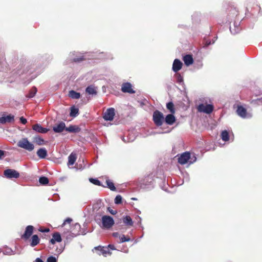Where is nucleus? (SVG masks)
<instances>
[{
  "label": "nucleus",
  "instance_id": "33",
  "mask_svg": "<svg viewBox=\"0 0 262 262\" xmlns=\"http://www.w3.org/2000/svg\"><path fill=\"white\" fill-rule=\"evenodd\" d=\"M166 107L171 113V114H174L175 109L174 107V104L172 102H169L166 104Z\"/></svg>",
  "mask_w": 262,
  "mask_h": 262
},
{
  "label": "nucleus",
  "instance_id": "12",
  "mask_svg": "<svg viewBox=\"0 0 262 262\" xmlns=\"http://www.w3.org/2000/svg\"><path fill=\"white\" fill-rule=\"evenodd\" d=\"M4 176L9 179L16 178V170L11 169H7L4 171Z\"/></svg>",
  "mask_w": 262,
  "mask_h": 262
},
{
  "label": "nucleus",
  "instance_id": "6",
  "mask_svg": "<svg viewBox=\"0 0 262 262\" xmlns=\"http://www.w3.org/2000/svg\"><path fill=\"white\" fill-rule=\"evenodd\" d=\"M94 250L97 252L98 255H102L104 257L112 254V252L110 251V249H108V247H106L99 246L95 247L93 250Z\"/></svg>",
  "mask_w": 262,
  "mask_h": 262
},
{
  "label": "nucleus",
  "instance_id": "11",
  "mask_svg": "<svg viewBox=\"0 0 262 262\" xmlns=\"http://www.w3.org/2000/svg\"><path fill=\"white\" fill-rule=\"evenodd\" d=\"M121 91L123 93H128L130 94H134L135 91L132 89V85L129 82L123 83L122 84Z\"/></svg>",
  "mask_w": 262,
  "mask_h": 262
},
{
  "label": "nucleus",
  "instance_id": "23",
  "mask_svg": "<svg viewBox=\"0 0 262 262\" xmlns=\"http://www.w3.org/2000/svg\"><path fill=\"white\" fill-rule=\"evenodd\" d=\"M33 142L38 145H42L46 144L47 142L45 141L39 136H37L33 138Z\"/></svg>",
  "mask_w": 262,
  "mask_h": 262
},
{
  "label": "nucleus",
  "instance_id": "24",
  "mask_svg": "<svg viewBox=\"0 0 262 262\" xmlns=\"http://www.w3.org/2000/svg\"><path fill=\"white\" fill-rule=\"evenodd\" d=\"M37 155L41 159H44L47 156V151L45 148H39L37 151Z\"/></svg>",
  "mask_w": 262,
  "mask_h": 262
},
{
  "label": "nucleus",
  "instance_id": "50",
  "mask_svg": "<svg viewBox=\"0 0 262 262\" xmlns=\"http://www.w3.org/2000/svg\"><path fill=\"white\" fill-rule=\"evenodd\" d=\"M17 178H18L19 177V174L18 172H17Z\"/></svg>",
  "mask_w": 262,
  "mask_h": 262
},
{
  "label": "nucleus",
  "instance_id": "43",
  "mask_svg": "<svg viewBox=\"0 0 262 262\" xmlns=\"http://www.w3.org/2000/svg\"><path fill=\"white\" fill-rule=\"evenodd\" d=\"M39 231L41 232H49L50 229L49 228L42 229L40 228L39 229Z\"/></svg>",
  "mask_w": 262,
  "mask_h": 262
},
{
  "label": "nucleus",
  "instance_id": "30",
  "mask_svg": "<svg viewBox=\"0 0 262 262\" xmlns=\"http://www.w3.org/2000/svg\"><path fill=\"white\" fill-rule=\"evenodd\" d=\"M85 92L87 93H88L89 94H92V95L96 94H97V91H96V89L92 85H90V86H88L86 88Z\"/></svg>",
  "mask_w": 262,
  "mask_h": 262
},
{
  "label": "nucleus",
  "instance_id": "2",
  "mask_svg": "<svg viewBox=\"0 0 262 262\" xmlns=\"http://www.w3.org/2000/svg\"><path fill=\"white\" fill-rule=\"evenodd\" d=\"M152 120L156 126H161L164 121L163 113L158 110H156L153 113Z\"/></svg>",
  "mask_w": 262,
  "mask_h": 262
},
{
  "label": "nucleus",
  "instance_id": "9",
  "mask_svg": "<svg viewBox=\"0 0 262 262\" xmlns=\"http://www.w3.org/2000/svg\"><path fill=\"white\" fill-rule=\"evenodd\" d=\"M237 114L243 118H250L251 115L247 113V110L242 105H238L236 110Z\"/></svg>",
  "mask_w": 262,
  "mask_h": 262
},
{
  "label": "nucleus",
  "instance_id": "19",
  "mask_svg": "<svg viewBox=\"0 0 262 262\" xmlns=\"http://www.w3.org/2000/svg\"><path fill=\"white\" fill-rule=\"evenodd\" d=\"M62 239L61 237V235L58 232L54 233L52 235V238H51L50 241V242L52 244H54L56 242H61Z\"/></svg>",
  "mask_w": 262,
  "mask_h": 262
},
{
  "label": "nucleus",
  "instance_id": "1",
  "mask_svg": "<svg viewBox=\"0 0 262 262\" xmlns=\"http://www.w3.org/2000/svg\"><path fill=\"white\" fill-rule=\"evenodd\" d=\"M34 229L33 226H27L26 227L25 233L21 237L25 242L28 241L30 245L32 247L37 245L40 242V238L37 235H32Z\"/></svg>",
  "mask_w": 262,
  "mask_h": 262
},
{
  "label": "nucleus",
  "instance_id": "48",
  "mask_svg": "<svg viewBox=\"0 0 262 262\" xmlns=\"http://www.w3.org/2000/svg\"><path fill=\"white\" fill-rule=\"evenodd\" d=\"M35 262H43L42 259L39 258H37L35 260Z\"/></svg>",
  "mask_w": 262,
  "mask_h": 262
},
{
  "label": "nucleus",
  "instance_id": "35",
  "mask_svg": "<svg viewBox=\"0 0 262 262\" xmlns=\"http://www.w3.org/2000/svg\"><path fill=\"white\" fill-rule=\"evenodd\" d=\"M89 181L92 183H93V184L94 185H97V186H103L101 182L98 180V179H93V178H90L89 179Z\"/></svg>",
  "mask_w": 262,
  "mask_h": 262
},
{
  "label": "nucleus",
  "instance_id": "27",
  "mask_svg": "<svg viewBox=\"0 0 262 262\" xmlns=\"http://www.w3.org/2000/svg\"><path fill=\"white\" fill-rule=\"evenodd\" d=\"M221 137L223 141L226 142L229 140V135L227 130H224L222 132Z\"/></svg>",
  "mask_w": 262,
  "mask_h": 262
},
{
  "label": "nucleus",
  "instance_id": "29",
  "mask_svg": "<svg viewBox=\"0 0 262 262\" xmlns=\"http://www.w3.org/2000/svg\"><path fill=\"white\" fill-rule=\"evenodd\" d=\"M3 252L5 255H10L14 254V251H13L11 249V248L7 247V246H6L4 248Z\"/></svg>",
  "mask_w": 262,
  "mask_h": 262
},
{
  "label": "nucleus",
  "instance_id": "25",
  "mask_svg": "<svg viewBox=\"0 0 262 262\" xmlns=\"http://www.w3.org/2000/svg\"><path fill=\"white\" fill-rule=\"evenodd\" d=\"M77 157L75 154L71 153L68 157V165H73L76 160Z\"/></svg>",
  "mask_w": 262,
  "mask_h": 262
},
{
  "label": "nucleus",
  "instance_id": "47",
  "mask_svg": "<svg viewBox=\"0 0 262 262\" xmlns=\"http://www.w3.org/2000/svg\"><path fill=\"white\" fill-rule=\"evenodd\" d=\"M178 81L179 82H181L182 81V77L180 74L178 76Z\"/></svg>",
  "mask_w": 262,
  "mask_h": 262
},
{
  "label": "nucleus",
  "instance_id": "28",
  "mask_svg": "<svg viewBox=\"0 0 262 262\" xmlns=\"http://www.w3.org/2000/svg\"><path fill=\"white\" fill-rule=\"evenodd\" d=\"M79 113V110L74 106L71 107L70 115L71 117H75Z\"/></svg>",
  "mask_w": 262,
  "mask_h": 262
},
{
  "label": "nucleus",
  "instance_id": "31",
  "mask_svg": "<svg viewBox=\"0 0 262 262\" xmlns=\"http://www.w3.org/2000/svg\"><path fill=\"white\" fill-rule=\"evenodd\" d=\"M37 88L35 86H33L31 88V89L29 91L28 94L27 95V97L28 98H33L36 94L37 92Z\"/></svg>",
  "mask_w": 262,
  "mask_h": 262
},
{
  "label": "nucleus",
  "instance_id": "26",
  "mask_svg": "<svg viewBox=\"0 0 262 262\" xmlns=\"http://www.w3.org/2000/svg\"><path fill=\"white\" fill-rule=\"evenodd\" d=\"M69 96L72 99H79L80 97V93L77 92L74 90H71L69 91Z\"/></svg>",
  "mask_w": 262,
  "mask_h": 262
},
{
  "label": "nucleus",
  "instance_id": "49",
  "mask_svg": "<svg viewBox=\"0 0 262 262\" xmlns=\"http://www.w3.org/2000/svg\"><path fill=\"white\" fill-rule=\"evenodd\" d=\"M195 160H196V158L194 157V159L192 161H189V162H190V163H193V162H194Z\"/></svg>",
  "mask_w": 262,
  "mask_h": 262
},
{
  "label": "nucleus",
  "instance_id": "40",
  "mask_svg": "<svg viewBox=\"0 0 262 262\" xmlns=\"http://www.w3.org/2000/svg\"><path fill=\"white\" fill-rule=\"evenodd\" d=\"M72 221V219H71L70 217L67 218L64 221L63 223L62 224L61 227H63L66 225V224H67V223L70 224Z\"/></svg>",
  "mask_w": 262,
  "mask_h": 262
},
{
  "label": "nucleus",
  "instance_id": "5",
  "mask_svg": "<svg viewBox=\"0 0 262 262\" xmlns=\"http://www.w3.org/2000/svg\"><path fill=\"white\" fill-rule=\"evenodd\" d=\"M14 121V116L11 114H7L2 113L0 115V123L5 124L10 123Z\"/></svg>",
  "mask_w": 262,
  "mask_h": 262
},
{
  "label": "nucleus",
  "instance_id": "18",
  "mask_svg": "<svg viewBox=\"0 0 262 262\" xmlns=\"http://www.w3.org/2000/svg\"><path fill=\"white\" fill-rule=\"evenodd\" d=\"M183 60L184 63L187 66H189L193 63V59L192 56L190 54H187L183 56Z\"/></svg>",
  "mask_w": 262,
  "mask_h": 262
},
{
  "label": "nucleus",
  "instance_id": "8",
  "mask_svg": "<svg viewBox=\"0 0 262 262\" xmlns=\"http://www.w3.org/2000/svg\"><path fill=\"white\" fill-rule=\"evenodd\" d=\"M115 115V109L113 107L109 108L104 113L103 118L106 121H112Z\"/></svg>",
  "mask_w": 262,
  "mask_h": 262
},
{
  "label": "nucleus",
  "instance_id": "36",
  "mask_svg": "<svg viewBox=\"0 0 262 262\" xmlns=\"http://www.w3.org/2000/svg\"><path fill=\"white\" fill-rule=\"evenodd\" d=\"M120 243H124L125 242H129L130 240V238L128 236H125L124 235H122L121 237H120Z\"/></svg>",
  "mask_w": 262,
  "mask_h": 262
},
{
  "label": "nucleus",
  "instance_id": "16",
  "mask_svg": "<svg viewBox=\"0 0 262 262\" xmlns=\"http://www.w3.org/2000/svg\"><path fill=\"white\" fill-rule=\"evenodd\" d=\"M173 114H168L164 118V121L167 124L171 125L176 122V119Z\"/></svg>",
  "mask_w": 262,
  "mask_h": 262
},
{
  "label": "nucleus",
  "instance_id": "21",
  "mask_svg": "<svg viewBox=\"0 0 262 262\" xmlns=\"http://www.w3.org/2000/svg\"><path fill=\"white\" fill-rule=\"evenodd\" d=\"M66 130L70 133H77L80 132L81 128L77 125H70L66 128Z\"/></svg>",
  "mask_w": 262,
  "mask_h": 262
},
{
  "label": "nucleus",
  "instance_id": "42",
  "mask_svg": "<svg viewBox=\"0 0 262 262\" xmlns=\"http://www.w3.org/2000/svg\"><path fill=\"white\" fill-rule=\"evenodd\" d=\"M107 210L113 215H115L117 213V211L116 210H114L113 209H111L110 207H108L107 208Z\"/></svg>",
  "mask_w": 262,
  "mask_h": 262
},
{
  "label": "nucleus",
  "instance_id": "10",
  "mask_svg": "<svg viewBox=\"0 0 262 262\" xmlns=\"http://www.w3.org/2000/svg\"><path fill=\"white\" fill-rule=\"evenodd\" d=\"M189 159H190V154L189 152H185L183 153L179 158H178V162L181 164L184 165L189 162Z\"/></svg>",
  "mask_w": 262,
  "mask_h": 262
},
{
  "label": "nucleus",
  "instance_id": "17",
  "mask_svg": "<svg viewBox=\"0 0 262 262\" xmlns=\"http://www.w3.org/2000/svg\"><path fill=\"white\" fill-rule=\"evenodd\" d=\"M66 124L63 122H61L57 125L55 126L53 128V130L55 133H61L64 129L66 130Z\"/></svg>",
  "mask_w": 262,
  "mask_h": 262
},
{
  "label": "nucleus",
  "instance_id": "4",
  "mask_svg": "<svg viewBox=\"0 0 262 262\" xmlns=\"http://www.w3.org/2000/svg\"><path fill=\"white\" fill-rule=\"evenodd\" d=\"M18 145L29 151H31L34 149V145L30 142L27 138H23L18 142Z\"/></svg>",
  "mask_w": 262,
  "mask_h": 262
},
{
  "label": "nucleus",
  "instance_id": "22",
  "mask_svg": "<svg viewBox=\"0 0 262 262\" xmlns=\"http://www.w3.org/2000/svg\"><path fill=\"white\" fill-rule=\"evenodd\" d=\"M228 15L231 17L236 16L238 15V11L236 8L230 6L228 8Z\"/></svg>",
  "mask_w": 262,
  "mask_h": 262
},
{
  "label": "nucleus",
  "instance_id": "13",
  "mask_svg": "<svg viewBox=\"0 0 262 262\" xmlns=\"http://www.w3.org/2000/svg\"><path fill=\"white\" fill-rule=\"evenodd\" d=\"M81 226L79 223L73 225L70 229V232L74 236L80 234Z\"/></svg>",
  "mask_w": 262,
  "mask_h": 262
},
{
  "label": "nucleus",
  "instance_id": "45",
  "mask_svg": "<svg viewBox=\"0 0 262 262\" xmlns=\"http://www.w3.org/2000/svg\"><path fill=\"white\" fill-rule=\"evenodd\" d=\"M5 155V151L0 149V160L2 159Z\"/></svg>",
  "mask_w": 262,
  "mask_h": 262
},
{
  "label": "nucleus",
  "instance_id": "34",
  "mask_svg": "<svg viewBox=\"0 0 262 262\" xmlns=\"http://www.w3.org/2000/svg\"><path fill=\"white\" fill-rule=\"evenodd\" d=\"M39 182L41 184L47 185L49 183V179L46 177H41L39 178Z\"/></svg>",
  "mask_w": 262,
  "mask_h": 262
},
{
  "label": "nucleus",
  "instance_id": "15",
  "mask_svg": "<svg viewBox=\"0 0 262 262\" xmlns=\"http://www.w3.org/2000/svg\"><path fill=\"white\" fill-rule=\"evenodd\" d=\"M32 129L39 133L45 134L48 131V129L42 127L39 124H35L32 126Z\"/></svg>",
  "mask_w": 262,
  "mask_h": 262
},
{
  "label": "nucleus",
  "instance_id": "32",
  "mask_svg": "<svg viewBox=\"0 0 262 262\" xmlns=\"http://www.w3.org/2000/svg\"><path fill=\"white\" fill-rule=\"evenodd\" d=\"M106 184L107 185V187L110 188L112 191H115L116 190V187L114 186V183L111 181L109 179H107L106 180Z\"/></svg>",
  "mask_w": 262,
  "mask_h": 262
},
{
  "label": "nucleus",
  "instance_id": "7",
  "mask_svg": "<svg viewBox=\"0 0 262 262\" xmlns=\"http://www.w3.org/2000/svg\"><path fill=\"white\" fill-rule=\"evenodd\" d=\"M213 110V106L211 104L204 105L201 104L198 106V110L200 112H204L207 114L211 113Z\"/></svg>",
  "mask_w": 262,
  "mask_h": 262
},
{
  "label": "nucleus",
  "instance_id": "14",
  "mask_svg": "<svg viewBox=\"0 0 262 262\" xmlns=\"http://www.w3.org/2000/svg\"><path fill=\"white\" fill-rule=\"evenodd\" d=\"M182 67V62L178 59H175L172 64V70L174 72H177L181 69Z\"/></svg>",
  "mask_w": 262,
  "mask_h": 262
},
{
  "label": "nucleus",
  "instance_id": "38",
  "mask_svg": "<svg viewBox=\"0 0 262 262\" xmlns=\"http://www.w3.org/2000/svg\"><path fill=\"white\" fill-rule=\"evenodd\" d=\"M47 262H57V259L55 257L53 256H49L47 258Z\"/></svg>",
  "mask_w": 262,
  "mask_h": 262
},
{
  "label": "nucleus",
  "instance_id": "3",
  "mask_svg": "<svg viewBox=\"0 0 262 262\" xmlns=\"http://www.w3.org/2000/svg\"><path fill=\"white\" fill-rule=\"evenodd\" d=\"M101 222V227L106 229H109L112 228L115 223L113 218L108 215H103L102 217Z\"/></svg>",
  "mask_w": 262,
  "mask_h": 262
},
{
  "label": "nucleus",
  "instance_id": "39",
  "mask_svg": "<svg viewBox=\"0 0 262 262\" xmlns=\"http://www.w3.org/2000/svg\"><path fill=\"white\" fill-rule=\"evenodd\" d=\"M85 59V58L83 57V56H81L79 58H75L73 59V61L74 62H80V61H82L83 60H84Z\"/></svg>",
  "mask_w": 262,
  "mask_h": 262
},
{
  "label": "nucleus",
  "instance_id": "41",
  "mask_svg": "<svg viewBox=\"0 0 262 262\" xmlns=\"http://www.w3.org/2000/svg\"><path fill=\"white\" fill-rule=\"evenodd\" d=\"M19 122L23 124H26L27 122V120L23 117H21L19 118Z\"/></svg>",
  "mask_w": 262,
  "mask_h": 262
},
{
  "label": "nucleus",
  "instance_id": "44",
  "mask_svg": "<svg viewBox=\"0 0 262 262\" xmlns=\"http://www.w3.org/2000/svg\"><path fill=\"white\" fill-rule=\"evenodd\" d=\"M106 247H108V249H110L113 250L116 249V248H115V246L113 245L110 244Z\"/></svg>",
  "mask_w": 262,
  "mask_h": 262
},
{
  "label": "nucleus",
  "instance_id": "46",
  "mask_svg": "<svg viewBox=\"0 0 262 262\" xmlns=\"http://www.w3.org/2000/svg\"><path fill=\"white\" fill-rule=\"evenodd\" d=\"M112 235L115 238L120 237V235L118 232H114Z\"/></svg>",
  "mask_w": 262,
  "mask_h": 262
},
{
  "label": "nucleus",
  "instance_id": "37",
  "mask_svg": "<svg viewBox=\"0 0 262 262\" xmlns=\"http://www.w3.org/2000/svg\"><path fill=\"white\" fill-rule=\"evenodd\" d=\"M115 203L116 204H120L122 203V197L120 195H118L115 199Z\"/></svg>",
  "mask_w": 262,
  "mask_h": 262
},
{
  "label": "nucleus",
  "instance_id": "20",
  "mask_svg": "<svg viewBox=\"0 0 262 262\" xmlns=\"http://www.w3.org/2000/svg\"><path fill=\"white\" fill-rule=\"evenodd\" d=\"M122 221L124 225L128 227H130L133 226L134 222L132 218L128 215L123 216L122 218Z\"/></svg>",
  "mask_w": 262,
  "mask_h": 262
}]
</instances>
